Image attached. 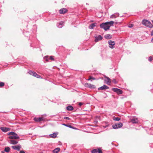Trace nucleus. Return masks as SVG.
<instances>
[{
	"mask_svg": "<svg viewBox=\"0 0 153 153\" xmlns=\"http://www.w3.org/2000/svg\"><path fill=\"white\" fill-rule=\"evenodd\" d=\"M86 85H87L88 87L90 88H96V86L94 85L88 83H87Z\"/></svg>",
	"mask_w": 153,
	"mask_h": 153,
	"instance_id": "obj_19",
	"label": "nucleus"
},
{
	"mask_svg": "<svg viewBox=\"0 0 153 153\" xmlns=\"http://www.w3.org/2000/svg\"><path fill=\"white\" fill-rule=\"evenodd\" d=\"M112 90L114 92H116L118 94H121L123 93L122 91L120 89L113 88Z\"/></svg>",
	"mask_w": 153,
	"mask_h": 153,
	"instance_id": "obj_6",
	"label": "nucleus"
},
{
	"mask_svg": "<svg viewBox=\"0 0 153 153\" xmlns=\"http://www.w3.org/2000/svg\"><path fill=\"white\" fill-rule=\"evenodd\" d=\"M119 16V14L118 13H114L110 16V18H115Z\"/></svg>",
	"mask_w": 153,
	"mask_h": 153,
	"instance_id": "obj_11",
	"label": "nucleus"
},
{
	"mask_svg": "<svg viewBox=\"0 0 153 153\" xmlns=\"http://www.w3.org/2000/svg\"><path fill=\"white\" fill-rule=\"evenodd\" d=\"M11 147L15 150H16L18 151H19L20 148H21V146L19 144L17 146H12Z\"/></svg>",
	"mask_w": 153,
	"mask_h": 153,
	"instance_id": "obj_9",
	"label": "nucleus"
},
{
	"mask_svg": "<svg viewBox=\"0 0 153 153\" xmlns=\"http://www.w3.org/2000/svg\"><path fill=\"white\" fill-rule=\"evenodd\" d=\"M108 44L109 45V47L113 49L114 48L115 42L114 41L109 40L108 41Z\"/></svg>",
	"mask_w": 153,
	"mask_h": 153,
	"instance_id": "obj_5",
	"label": "nucleus"
},
{
	"mask_svg": "<svg viewBox=\"0 0 153 153\" xmlns=\"http://www.w3.org/2000/svg\"><path fill=\"white\" fill-rule=\"evenodd\" d=\"M152 57L151 56H149V60L150 61V62H151L152 60Z\"/></svg>",
	"mask_w": 153,
	"mask_h": 153,
	"instance_id": "obj_38",
	"label": "nucleus"
},
{
	"mask_svg": "<svg viewBox=\"0 0 153 153\" xmlns=\"http://www.w3.org/2000/svg\"><path fill=\"white\" fill-rule=\"evenodd\" d=\"M9 142L10 144L13 145L16 144L18 143V141L13 140H10Z\"/></svg>",
	"mask_w": 153,
	"mask_h": 153,
	"instance_id": "obj_17",
	"label": "nucleus"
},
{
	"mask_svg": "<svg viewBox=\"0 0 153 153\" xmlns=\"http://www.w3.org/2000/svg\"><path fill=\"white\" fill-rule=\"evenodd\" d=\"M152 42H153V38L152 39Z\"/></svg>",
	"mask_w": 153,
	"mask_h": 153,
	"instance_id": "obj_46",
	"label": "nucleus"
},
{
	"mask_svg": "<svg viewBox=\"0 0 153 153\" xmlns=\"http://www.w3.org/2000/svg\"><path fill=\"white\" fill-rule=\"evenodd\" d=\"M109 88V87L105 85H104L103 86L100 87L98 88V90H105Z\"/></svg>",
	"mask_w": 153,
	"mask_h": 153,
	"instance_id": "obj_13",
	"label": "nucleus"
},
{
	"mask_svg": "<svg viewBox=\"0 0 153 153\" xmlns=\"http://www.w3.org/2000/svg\"><path fill=\"white\" fill-rule=\"evenodd\" d=\"M34 120L36 122H40L43 120V118L42 117L39 118L35 117L34 119Z\"/></svg>",
	"mask_w": 153,
	"mask_h": 153,
	"instance_id": "obj_16",
	"label": "nucleus"
},
{
	"mask_svg": "<svg viewBox=\"0 0 153 153\" xmlns=\"http://www.w3.org/2000/svg\"><path fill=\"white\" fill-rule=\"evenodd\" d=\"M97 152L98 153H102V150L100 149H98L97 150Z\"/></svg>",
	"mask_w": 153,
	"mask_h": 153,
	"instance_id": "obj_37",
	"label": "nucleus"
},
{
	"mask_svg": "<svg viewBox=\"0 0 153 153\" xmlns=\"http://www.w3.org/2000/svg\"><path fill=\"white\" fill-rule=\"evenodd\" d=\"M62 125H64V126H65L67 127H68L71 128H73V129H75V128L73 127L72 126H71L70 125L67 124H65V123L62 124Z\"/></svg>",
	"mask_w": 153,
	"mask_h": 153,
	"instance_id": "obj_25",
	"label": "nucleus"
},
{
	"mask_svg": "<svg viewBox=\"0 0 153 153\" xmlns=\"http://www.w3.org/2000/svg\"><path fill=\"white\" fill-rule=\"evenodd\" d=\"M152 22L153 23V20H152Z\"/></svg>",
	"mask_w": 153,
	"mask_h": 153,
	"instance_id": "obj_47",
	"label": "nucleus"
},
{
	"mask_svg": "<svg viewBox=\"0 0 153 153\" xmlns=\"http://www.w3.org/2000/svg\"><path fill=\"white\" fill-rule=\"evenodd\" d=\"M151 36H153V30L152 31L151 33Z\"/></svg>",
	"mask_w": 153,
	"mask_h": 153,
	"instance_id": "obj_45",
	"label": "nucleus"
},
{
	"mask_svg": "<svg viewBox=\"0 0 153 153\" xmlns=\"http://www.w3.org/2000/svg\"><path fill=\"white\" fill-rule=\"evenodd\" d=\"M98 149H95L91 151V152L92 153H96L97 152Z\"/></svg>",
	"mask_w": 153,
	"mask_h": 153,
	"instance_id": "obj_30",
	"label": "nucleus"
},
{
	"mask_svg": "<svg viewBox=\"0 0 153 153\" xmlns=\"http://www.w3.org/2000/svg\"><path fill=\"white\" fill-rule=\"evenodd\" d=\"M35 77L39 78H40L41 77V76L39 75L38 74H36Z\"/></svg>",
	"mask_w": 153,
	"mask_h": 153,
	"instance_id": "obj_36",
	"label": "nucleus"
},
{
	"mask_svg": "<svg viewBox=\"0 0 153 153\" xmlns=\"http://www.w3.org/2000/svg\"><path fill=\"white\" fill-rule=\"evenodd\" d=\"M64 24V22L63 21H61L57 23V26L58 28H61L63 26Z\"/></svg>",
	"mask_w": 153,
	"mask_h": 153,
	"instance_id": "obj_10",
	"label": "nucleus"
},
{
	"mask_svg": "<svg viewBox=\"0 0 153 153\" xmlns=\"http://www.w3.org/2000/svg\"><path fill=\"white\" fill-rule=\"evenodd\" d=\"M113 120H114L117 121H119L120 120V118L119 117H114L113 118Z\"/></svg>",
	"mask_w": 153,
	"mask_h": 153,
	"instance_id": "obj_29",
	"label": "nucleus"
},
{
	"mask_svg": "<svg viewBox=\"0 0 153 153\" xmlns=\"http://www.w3.org/2000/svg\"><path fill=\"white\" fill-rule=\"evenodd\" d=\"M131 122L133 124L137 123H138V120L137 118H133L130 119Z\"/></svg>",
	"mask_w": 153,
	"mask_h": 153,
	"instance_id": "obj_12",
	"label": "nucleus"
},
{
	"mask_svg": "<svg viewBox=\"0 0 153 153\" xmlns=\"http://www.w3.org/2000/svg\"><path fill=\"white\" fill-rule=\"evenodd\" d=\"M4 82H0V87H2L4 86Z\"/></svg>",
	"mask_w": 153,
	"mask_h": 153,
	"instance_id": "obj_32",
	"label": "nucleus"
},
{
	"mask_svg": "<svg viewBox=\"0 0 153 153\" xmlns=\"http://www.w3.org/2000/svg\"><path fill=\"white\" fill-rule=\"evenodd\" d=\"M83 104V103H82V102H79V106L80 107L81 106V105H82Z\"/></svg>",
	"mask_w": 153,
	"mask_h": 153,
	"instance_id": "obj_40",
	"label": "nucleus"
},
{
	"mask_svg": "<svg viewBox=\"0 0 153 153\" xmlns=\"http://www.w3.org/2000/svg\"><path fill=\"white\" fill-rule=\"evenodd\" d=\"M142 24L147 27L151 28L153 27V25L149 21L144 19L142 21Z\"/></svg>",
	"mask_w": 153,
	"mask_h": 153,
	"instance_id": "obj_2",
	"label": "nucleus"
},
{
	"mask_svg": "<svg viewBox=\"0 0 153 153\" xmlns=\"http://www.w3.org/2000/svg\"><path fill=\"white\" fill-rule=\"evenodd\" d=\"M100 27L101 28H103L105 30L109 29L110 28V26L108 25L106 22L102 23L100 25Z\"/></svg>",
	"mask_w": 153,
	"mask_h": 153,
	"instance_id": "obj_3",
	"label": "nucleus"
},
{
	"mask_svg": "<svg viewBox=\"0 0 153 153\" xmlns=\"http://www.w3.org/2000/svg\"><path fill=\"white\" fill-rule=\"evenodd\" d=\"M91 79H93V80H94L96 79H95V78L93 77H92L91 76H89V78L88 79V80H91Z\"/></svg>",
	"mask_w": 153,
	"mask_h": 153,
	"instance_id": "obj_31",
	"label": "nucleus"
},
{
	"mask_svg": "<svg viewBox=\"0 0 153 153\" xmlns=\"http://www.w3.org/2000/svg\"><path fill=\"white\" fill-rule=\"evenodd\" d=\"M104 78H105L104 80L105 82L108 85H109L111 82V79L108 77L106 76H104Z\"/></svg>",
	"mask_w": 153,
	"mask_h": 153,
	"instance_id": "obj_8",
	"label": "nucleus"
},
{
	"mask_svg": "<svg viewBox=\"0 0 153 153\" xmlns=\"http://www.w3.org/2000/svg\"><path fill=\"white\" fill-rule=\"evenodd\" d=\"M128 27L130 28L132 27H133V25L132 24H130L128 26Z\"/></svg>",
	"mask_w": 153,
	"mask_h": 153,
	"instance_id": "obj_43",
	"label": "nucleus"
},
{
	"mask_svg": "<svg viewBox=\"0 0 153 153\" xmlns=\"http://www.w3.org/2000/svg\"><path fill=\"white\" fill-rule=\"evenodd\" d=\"M57 133H55L54 132V133L50 134L49 135V136L53 138H56L57 135Z\"/></svg>",
	"mask_w": 153,
	"mask_h": 153,
	"instance_id": "obj_22",
	"label": "nucleus"
},
{
	"mask_svg": "<svg viewBox=\"0 0 153 153\" xmlns=\"http://www.w3.org/2000/svg\"><path fill=\"white\" fill-rule=\"evenodd\" d=\"M49 56H46L44 57V59L47 62H48L50 59Z\"/></svg>",
	"mask_w": 153,
	"mask_h": 153,
	"instance_id": "obj_27",
	"label": "nucleus"
},
{
	"mask_svg": "<svg viewBox=\"0 0 153 153\" xmlns=\"http://www.w3.org/2000/svg\"><path fill=\"white\" fill-rule=\"evenodd\" d=\"M60 150L59 148H57L53 150V153H58L59 151Z\"/></svg>",
	"mask_w": 153,
	"mask_h": 153,
	"instance_id": "obj_23",
	"label": "nucleus"
},
{
	"mask_svg": "<svg viewBox=\"0 0 153 153\" xmlns=\"http://www.w3.org/2000/svg\"><path fill=\"white\" fill-rule=\"evenodd\" d=\"M106 23H107L108 25L109 24L111 26H113L114 22L113 21H111L109 22H106Z\"/></svg>",
	"mask_w": 153,
	"mask_h": 153,
	"instance_id": "obj_26",
	"label": "nucleus"
},
{
	"mask_svg": "<svg viewBox=\"0 0 153 153\" xmlns=\"http://www.w3.org/2000/svg\"><path fill=\"white\" fill-rule=\"evenodd\" d=\"M64 119H67V120H70V118H69V117H64Z\"/></svg>",
	"mask_w": 153,
	"mask_h": 153,
	"instance_id": "obj_41",
	"label": "nucleus"
},
{
	"mask_svg": "<svg viewBox=\"0 0 153 153\" xmlns=\"http://www.w3.org/2000/svg\"><path fill=\"white\" fill-rule=\"evenodd\" d=\"M104 37L106 39H111L112 36L110 34H107L105 35Z\"/></svg>",
	"mask_w": 153,
	"mask_h": 153,
	"instance_id": "obj_21",
	"label": "nucleus"
},
{
	"mask_svg": "<svg viewBox=\"0 0 153 153\" xmlns=\"http://www.w3.org/2000/svg\"><path fill=\"white\" fill-rule=\"evenodd\" d=\"M49 58H50V59H51L52 60H54V59L53 57V56H49Z\"/></svg>",
	"mask_w": 153,
	"mask_h": 153,
	"instance_id": "obj_39",
	"label": "nucleus"
},
{
	"mask_svg": "<svg viewBox=\"0 0 153 153\" xmlns=\"http://www.w3.org/2000/svg\"><path fill=\"white\" fill-rule=\"evenodd\" d=\"M94 37L95 38V41L96 42H97L102 39V37L101 35H95Z\"/></svg>",
	"mask_w": 153,
	"mask_h": 153,
	"instance_id": "obj_7",
	"label": "nucleus"
},
{
	"mask_svg": "<svg viewBox=\"0 0 153 153\" xmlns=\"http://www.w3.org/2000/svg\"><path fill=\"white\" fill-rule=\"evenodd\" d=\"M67 110L69 111H70L73 110L74 108L73 106L71 105H69L66 107Z\"/></svg>",
	"mask_w": 153,
	"mask_h": 153,
	"instance_id": "obj_24",
	"label": "nucleus"
},
{
	"mask_svg": "<svg viewBox=\"0 0 153 153\" xmlns=\"http://www.w3.org/2000/svg\"><path fill=\"white\" fill-rule=\"evenodd\" d=\"M28 73L29 74H30L33 75V76L35 77V76L36 75V74H37L35 72L30 70L29 71H28Z\"/></svg>",
	"mask_w": 153,
	"mask_h": 153,
	"instance_id": "obj_20",
	"label": "nucleus"
},
{
	"mask_svg": "<svg viewBox=\"0 0 153 153\" xmlns=\"http://www.w3.org/2000/svg\"><path fill=\"white\" fill-rule=\"evenodd\" d=\"M20 153H25V152L24 151L22 150L20 151Z\"/></svg>",
	"mask_w": 153,
	"mask_h": 153,
	"instance_id": "obj_44",
	"label": "nucleus"
},
{
	"mask_svg": "<svg viewBox=\"0 0 153 153\" xmlns=\"http://www.w3.org/2000/svg\"><path fill=\"white\" fill-rule=\"evenodd\" d=\"M97 120H95L94 121V123L95 124H97Z\"/></svg>",
	"mask_w": 153,
	"mask_h": 153,
	"instance_id": "obj_42",
	"label": "nucleus"
},
{
	"mask_svg": "<svg viewBox=\"0 0 153 153\" xmlns=\"http://www.w3.org/2000/svg\"><path fill=\"white\" fill-rule=\"evenodd\" d=\"M8 135L10 136L8 137V138L10 139L16 140L19 139V137L18 136V135L13 132H10L9 133Z\"/></svg>",
	"mask_w": 153,
	"mask_h": 153,
	"instance_id": "obj_1",
	"label": "nucleus"
},
{
	"mask_svg": "<svg viewBox=\"0 0 153 153\" xmlns=\"http://www.w3.org/2000/svg\"><path fill=\"white\" fill-rule=\"evenodd\" d=\"M112 82L113 83H114V84H116L117 83V82L116 81V79H113L112 80Z\"/></svg>",
	"mask_w": 153,
	"mask_h": 153,
	"instance_id": "obj_33",
	"label": "nucleus"
},
{
	"mask_svg": "<svg viewBox=\"0 0 153 153\" xmlns=\"http://www.w3.org/2000/svg\"><path fill=\"white\" fill-rule=\"evenodd\" d=\"M97 24L96 23H94L90 25L89 26V28L91 29H94V27L96 26Z\"/></svg>",
	"mask_w": 153,
	"mask_h": 153,
	"instance_id": "obj_18",
	"label": "nucleus"
},
{
	"mask_svg": "<svg viewBox=\"0 0 153 153\" xmlns=\"http://www.w3.org/2000/svg\"><path fill=\"white\" fill-rule=\"evenodd\" d=\"M67 11L66 9L63 8L59 10V13L60 14H64L66 13Z\"/></svg>",
	"mask_w": 153,
	"mask_h": 153,
	"instance_id": "obj_14",
	"label": "nucleus"
},
{
	"mask_svg": "<svg viewBox=\"0 0 153 153\" xmlns=\"http://www.w3.org/2000/svg\"><path fill=\"white\" fill-rule=\"evenodd\" d=\"M0 129L3 131L6 132L10 130V128L4 127H1L0 128Z\"/></svg>",
	"mask_w": 153,
	"mask_h": 153,
	"instance_id": "obj_15",
	"label": "nucleus"
},
{
	"mask_svg": "<svg viewBox=\"0 0 153 153\" xmlns=\"http://www.w3.org/2000/svg\"><path fill=\"white\" fill-rule=\"evenodd\" d=\"M123 126V124L121 122L115 123L112 125V128L114 129H117L121 128Z\"/></svg>",
	"mask_w": 153,
	"mask_h": 153,
	"instance_id": "obj_4",
	"label": "nucleus"
},
{
	"mask_svg": "<svg viewBox=\"0 0 153 153\" xmlns=\"http://www.w3.org/2000/svg\"><path fill=\"white\" fill-rule=\"evenodd\" d=\"M108 126V123H106V124L105 126H103V127L105 128Z\"/></svg>",
	"mask_w": 153,
	"mask_h": 153,
	"instance_id": "obj_34",
	"label": "nucleus"
},
{
	"mask_svg": "<svg viewBox=\"0 0 153 153\" xmlns=\"http://www.w3.org/2000/svg\"><path fill=\"white\" fill-rule=\"evenodd\" d=\"M91 22H93V21H91Z\"/></svg>",
	"mask_w": 153,
	"mask_h": 153,
	"instance_id": "obj_48",
	"label": "nucleus"
},
{
	"mask_svg": "<svg viewBox=\"0 0 153 153\" xmlns=\"http://www.w3.org/2000/svg\"><path fill=\"white\" fill-rule=\"evenodd\" d=\"M35 77L39 78H40L41 77V76L39 75L38 74H36Z\"/></svg>",
	"mask_w": 153,
	"mask_h": 153,
	"instance_id": "obj_35",
	"label": "nucleus"
},
{
	"mask_svg": "<svg viewBox=\"0 0 153 153\" xmlns=\"http://www.w3.org/2000/svg\"><path fill=\"white\" fill-rule=\"evenodd\" d=\"M10 150V148L9 147H6L4 149V151L6 152H9Z\"/></svg>",
	"mask_w": 153,
	"mask_h": 153,
	"instance_id": "obj_28",
	"label": "nucleus"
}]
</instances>
